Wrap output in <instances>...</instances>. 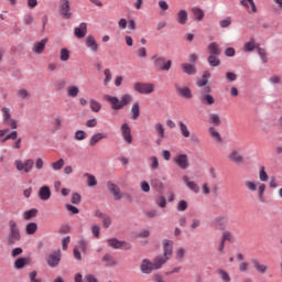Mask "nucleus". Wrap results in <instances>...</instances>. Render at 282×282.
<instances>
[{"mask_svg":"<svg viewBox=\"0 0 282 282\" xmlns=\"http://www.w3.org/2000/svg\"><path fill=\"white\" fill-rule=\"evenodd\" d=\"M104 100L110 104L111 109H113L115 111H120V109H124V107H127V105H129L131 100H133V97L129 94H126L121 96L120 100L118 99V97L105 95Z\"/></svg>","mask_w":282,"mask_h":282,"instance_id":"obj_1","label":"nucleus"},{"mask_svg":"<svg viewBox=\"0 0 282 282\" xmlns=\"http://www.w3.org/2000/svg\"><path fill=\"white\" fill-rule=\"evenodd\" d=\"M18 241H21V230H19V226L17 225V221L10 220L9 235L7 237V245L14 246L15 243H18Z\"/></svg>","mask_w":282,"mask_h":282,"instance_id":"obj_2","label":"nucleus"},{"mask_svg":"<svg viewBox=\"0 0 282 282\" xmlns=\"http://www.w3.org/2000/svg\"><path fill=\"white\" fill-rule=\"evenodd\" d=\"M162 265H164L162 260L155 257L153 262L148 259L142 260L140 269L143 274H151L153 270H160Z\"/></svg>","mask_w":282,"mask_h":282,"instance_id":"obj_3","label":"nucleus"},{"mask_svg":"<svg viewBox=\"0 0 282 282\" xmlns=\"http://www.w3.org/2000/svg\"><path fill=\"white\" fill-rule=\"evenodd\" d=\"M163 256H158L156 258L160 259L161 263L164 265L173 256V240H163Z\"/></svg>","mask_w":282,"mask_h":282,"instance_id":"obj_4","label":"nucleus"},{"mask_svg":"<svg viewBox=\"0 0 282 282\" xmlns=\"http://www.w3.org/2000/svg\"><path fill=\"white\" fill-rule=\"evenodd\" d=\"M134 91H138V94H144V95L153 94L155 91V85L151 83L137 82L134 84Z\"/></svg>","mask_w":282,"mask_h":282,"instance_id":"obj_5","label":"nucleus"},{"mask_svg":"<svg viewBox=\"0 0 282 282\" xmlns=\"http://www.w3.org/2000/svg\"><path fill=\"white\" fill-rule=\"evenodd\" d=\"M210 91H213L210 86L205 87L200 91L199 100H200L202 105H208V106L215 105V97H213V95H210Z\"/></svg>","mask_w":282,"mask_h":282,"instance_id":"obj_6","label":"nucleus"},{"mask_svg":"<svg viewBox=\"0 0 282 282\" xmlns=\"http://www.w3.org/2000/svg\"><path fill=\"white\" fill-rule=\"evenodd\" d=\"M174 164L178 166V169H182V171H186L188 166H191V161H188V154H176L173 158Z\"/></svg>","mask_w":282,"mask_h":282,"instance_id":"obj_7","label":"nucleus"},{"mask_svg":"<svg viewBox=\"0 0 282 282\" xmlns=\"http://www.w3.org/2000/svg\"><path fill=\"white\" fill-rule=\"evenodd\" d=\"M14 165L17 167V171H23L24 173H30L32 169H34V160L29 159L24 162L21 160H15Z\"/></svg>","mask_w":282,"mask_h":282,"instance_id":"obj_8","label":"nucleus"},{"mask_svg":"<svg viewBox=\"0 0 282 282\" xmlns=\"http://www.w3.org/2000/svg\"><path fill=\"white\" fill-rule=\"evenodd\" d=\"M171 65H173V62L171 59L166 62L164 57H156L154 61V67L159 72H169Z\"/></svg>","mask_w":282,"mask_h":282,"instance_id":"obj_9","label":"nucleus"},{"mask_svg":"<svg viewBox=\"0 0 282 282\" xmlns=\"http://www.w3.org/2000/svg\"><path fill=\"white\" fill-rule=\"evenodd\" d=\"M72 8L69 7V0L59 1V14L63 19H72Z\"/></svg>","mask_w":282,"mask_h":282,"instance_id":"obj_10","label":"nucleus"},{"mask_svg":"<svg viewBox=\"0 0 282 282\" xmlns=\"http://www.w3.org/2000/svg\"><path fill=\"white\" fill-rule=\"evenodd\" d=\"M46 263L50 265V268L58 267V263H61V250L53 251L51 254H48L46 258Z\"/></svg>","mask_w":282,"mask_h":282,"instance_id":"obj_11","label":"nucleus"},{"mask_svg":"<svg viewBox=\"0 0 282 282\" xmlns=\"http://www.w3.org/2000/svg\"><path fill=\"white\" fill-rule=\"evenodd\" d=\"M108 245L111 248H116V249H123V250H131V243L126 242V241H120L116 238L109 239L108 240Z\"/></svg>","mask_w":282,"mask_h":282,"instance_id":"obj_12","label":"nucleus"},{"mask_svg":"<svg viewBox=\"0 0 282 282\" xmlns=\"http://www.w3.org/2000/svg\"><path fill=\"white\" fill-rule=\"evenodd\" d=\"M108 191L113 195L116 202L122 199V193L120 192V187L111 182L107 183Z\"/></svg>","mask_w":282,"mask_h":282,"instance_id":"obj_13","label":"nucleus"},{"mask_svg":"<svg viewBox=\"0 0 282 282\" xmlns=\"http://www.w3.org/2000/svg\"><path fill=\"white\" fill-rule=\"evenodd\" d=\"M121 133L124 142H127L128 144H131V142H133V137L131 135V128L128 123H123L121 126Z\"/></svg>","mask_w":282,"mask_h":282,"instance_id":"obj_14","label":"nucleus"},{"mask_svg":"<svg viewBox=\"0 0 282 282\" xmlns=\"http://www.w3.org/2000/svg\"><path fill=\"white\" fill-rule=\"evenodd\" d=\"M176 94L181 96V98H186L189 100L193 98V91H191V88L188 87H181L180 85H175Z\"/></svg>","mask_w":282,"mask_h":282,"instance_id":"obj_15","label":"nucleus"},{"mask_svg":"<svg viewBox=\"0 0 282 282\" xmlns=\"http://www.w3.org/2000/svg\"><path fill=\"white\" fill-rule=\"evenodd\" d=\"M240 4H242V7L246 8L249 14H256L257 4L254 3V0H241Z\"/></svg>","mask_w":282,"mask_h":282,"instance_id":"obj_16","label":"nucleus"},{"mask_svg":"<svg viewBox=\"0 0 282 282\" xmlns=\"http://www.w3.org/2000/svg\"><path fill=\"white\" fill-rule=\"evenodd\" d=\"M39 197L42 199V202H47L50 197H52V191L50 189V186L44 185L39 189Z\"/></svg>","mask_w":282,"mask_h":282,"instance_id":"obj_17","label":"nucleus"},{"mask_svg":"<svg viewBox=\"0 0 282 282\" xmlns=\"http://www.w3.org/2000/svg\"><path fill=\"white\" fill-rule=\"evenodd\" d=\"M45 45H47V39H43L40 42L34 43L32 51L35 54H43V52H45Z\"/></svg>","mask_w":282,"mask_h":282,"instance_id":"obj_18","label":"nucleus"},{"mask_svg":"<svg viewBox=\"0 0 282 282\" xmlns=\"http://www.w3.org/2000/svg\"><path fill=\"white\" fill-rule=\"evenodd\" d=\"M74 34L76 39H85L87 35V23L83 22L78 28H75Z\"/></svg>","mask_w":282,"mask_h":282,"instance_id":"obj_19","label":"nucleus"},{"mask_svg":"<svg viewBox=\"0 0 282 282\" xmlns=\"http://www.w3.org/2000/svg\"><path fill=\"white\" fill-rule=\"evenodd\" d=\"M176 22L180 25H186L188 22V12L184 9H181L176 14Z\"/></svg>","mask_w":282,"mask_h":282,"instance_id":"obj_20","label":"nucleus"},{"mask_svg":"<svg viewBox=\"0 0 282 282\" xmlns=\"http://www.w3.org/2000/svg\"><path fill=\"white\" fill-rule=\"evenodd\" d=\"M228 160H230V162H235V164H243V156L236 150L229 153Z\"/></svg>","mask_w":282,"mask_h":282,"instance_id":"obj_21","label":"nucleus"},{"mask_svg":"<svg viewBox=\"0 0 282 282\" xmlns=\"http://www.w3.org/2000/svg\"><path fill=\"white\" fill-rule=\"evenodd\" d=\"M251 263L254 268V270L259 273V274H265V272H268V265L267 264H261V262H259V260L257 259H252Z\"/></svg>","mask_w":282,"mask_h":282,"instance_id":"obj_22","label":"nucleus"},{"mask_svg":"<svg viewBox=\"0 0 282 282\" xmlns=\"http://www.w3.org/2000/svg\"><path fill=\"white\" fill-rule=\"evenodd\" d=\"M154 129H155V132H156V135L159 137V139L156 140V144H162V140H164V124L162 123H156L154 126Z\"/></svg>","mask_w":282,"mask_h":282,"instance_id":"obj_23","label":"nucleus"},{"mask_svg":"<svg viewBox=\"0 0 282 282\" xmlns=\"http://www.w3.org/2000/svg\"><path fill=\"white\" fill-rule=\"evenodd\" d=\"M86 46L94 53L98 52V43L96 42V37L93 35L86 37Z\"/></svg>","mask_w":282,"mask_h":282,"instance_id":"obj_24","label":"nucleus"},{"mask_svg":"<svg viewBox=\"0 0 282 282\" xmlns=\"http://www.w3.org/2000/svg\"><path fill=\"white\" fill-rule=\"evenodd\" d=\"M228 224V217L226 216H218L214 219L213 225L215 228L224 229V226Z\"/></svg>","mask_w":282,"mask_h":282,"instance_id":"obj_25","label":"nucleus"},{"mask_svg":"<svg viewBox=\"0 0 282 282\" xmlns=\"http://www.w3.org/2000/svg\"><path fill=\"white\" fill-rule=\"evenodd\" d=\"M207 50L210 55L214 56H219L221 54V48L219 47V44L217 42H212L208 46Z\"/></svg>","mask_w":282,"mask_h":282,"instance_id":"obj_26","label":"nucleus"},{"mask_svg":"<svg viewBox=\"0 0 282 282\" xmlns=\"http://www.w3.org/2000/svg\"><path fill=\"white\" fill-rule=\"evenodd\" d=\"M181 67L184 74H187L188 76H193V74H197V68H195V65L193 64L183 63Z\"/></svg>","mask_w":282,"mask_h":282,"instance_id":"obj_27","label":"nucleus"},{"mask_svg":"<svg viewBox=\"0 0 282 282\" xmlns=\"http://www.w3.org/2000/svg\"><path fill=\"white\" fill-rule=\"evenodd\" d=\"M183 182H185L186 186L193 191V193H199V185L197 183L188 180V176H183Z\"/></svg>","mask_w":282,"mask_h":282,"instance_id":"obj_28","label":"nucleus"},{"mask_svg":"<svg viewBox=\"0 0 282 282\" xmlns=\"http://www.w3.org/2000/svg\"><path fill=\"white\" fill-rule=\"evenodd\" d=\"M210 78V72L206 70L202 78L196 80L198 87H206L208 85V79Z\"/></svg>","mask_w":282,"mask_h":282,"instance_id":"obj_29","label":"nucleus"},{"mask_svg":"<svg viewBox=\"0 0 282 282\" xmlns=\"http://www.w3.org/2000/svg\"><path fill=\"white\" fill-rule=\"evenodd\" d=\"M105 138H107V134L101 132L91 135L89 140V147H96V143L100 140H105Z\"/></svg>","mask_w":282,"mask_h":282,"instance_id":"obj_30","label":"nucleus"},{"mask_svg":"<svg viewBox=\"0 0 282 282\" xmlns=\"http://www.w3.org/2000/svg\"><path fill=\"white\" fill-rule=\"evenodd\" d=\"M208 122L213 124V127H219L221 124V117L217 113H210L208 116Z\"/></svg>","mask_w":282,"mask_h":282,"instance_id":"obj_31","label":"nucleus"},{"mask_svg":"<svg viewBox=\"0 0 282 282\" xmlns=\"http://www.w3.org/2000/svg\"><path fill=\"white\" fill-rule=\"evenodd\" d=\"M25 265H30V259L28 258H19L14 262V268L17 270H22V268H25Z\"/></svg>","mask_w":282,"mask_h":282,"instance_id":"obj_32","label":"nucleus"},{"mask_svg":"<svg viewBox=\"0 0 282 282\" xmlns=\"http://www.w3.org/2000/svg\"><path fill=\"white\" fill-rule=\"evenodd\" d=\"M178 127H180L181 135L183 138H191V130H188V126H186L184 121H178Z\"/></svg>","mask_w":282,"mask_h":282,"instance_id":"obj_33","label":"nucleus"},{"mask_svg":"<svg viewBox=\"0 0 282 282\" xmlns=\"http://www.w3.org/2000/svg\"><path fill=\"white\" fill-rule=\"evenodd\" d=\"M254 50H259V45H257V42H254L253 39L245 43L243 45L245 52H254Z\"/></svg>","mask_w":282,"mask_h":282,"instance_id":"obj_34","label":"nucleus"},{"mask_svg":"<svg viewBox=\"0 0 282 282\" xmlns=\"http://www.w3.org/2000/svg\"><path fill=\"white\" fill-rule=\"evenodd\" d=\"M17 96H18V98H20V100H30V98H32V95L25 88L19 89L17 91Z\"/></svg>","mask_w":282,"mask_h":282,"instance_id":"obj_35","label":"nucleus"},{"mask_svg":"<svg viewBox=\"0 0 282 282\" xmlns=\"http://www.w3.org/2000/svg\"><path fill=\"white\" fill-rule=\"evenodd\" d=\"M208 133H209L210 138H213V140H215V142H221V134L219 133V131H217V129H215V127H210L208 129Z\"/></svg>","mask_w":282,"mask_h":282,"instance_id":"obj_36","label":"nucleus"},{"mask_svg":"<svg viewBox=\"0 0 282 282\" xmlns=\"http://www.w3.org/2000/svg\"><path fill=\"white\" fill-rule=\"evenodd\" d=\"M217 56L218 55H209L208 56L207 61H208V64L210 65V67H219L221 65V61Z\"/></svg>","mask_w":282,"mask_h":282,"instance_id":"obj_37","label":"nucleus"},{"mask_svg":"<svg viewBox=\"0 0 282 282\" xmlns=\"http://www.w3.org/2000/svg\"><path fill=\"white\" fill-rule=\"evenodd\" d=\"M80 94V88L78 86H68L67 87V96L68 98H76Z\"/></svg>","mask_w":282,"mask_h":282,"instance_id":"obj_38","label":"nucleus"},{"mask_svg":"<svg viewBox=\"0 0 282 282\" xmlns=\"http://www.w3.org/2000/svg\"><path fill=\"white\" fill-rule=\"evenodd\" d=\"M84 177H87V186H90V187L98 186V181L96 180V176L89 173H85Z\"/></svg>","mask_w":282,"mask_h":282,"instance_id":"obj_39","label":"nucleus"},{"mask_svg":"<svg viewBox=\"0 0 282 282\" xmlns=\"http://www.w3.org/2000/svg\"><path fill=\"white\" fill-rule=\"evenodd\" d=\"M132 120H138L140 118V104L134 102L131 108Z\"/></svg>","mask_w":282,"mask_h":282,"instance_id":"obj_40","label":"nucleus"},{"mask_svg":"<svg viewBox=\"0 0 282 282\" xmlns=\"http://www.w3.org/2000/svg\"><path fill=\"white\" fill-rule=\"evenodd\" d=\"M149 162L151 171H158V169H160V161L158 160V156H151Z\"/></svg>","mask_w":282,"mask_h":282,"instance_id":"obj_41","label":"nucleus"},{"mask_svg":"<svg viewBox=\"0 0 282 282\" xmlns=\"http://www.w3.org/2000/svg\"><path fill=\"white\" fill-rule=\"evenodd\" d=\"M90 109L95 113H98V111H100V109H102V105H100V102H98V100H96V99H90Z\"/></svg>","mask_w":282,"mask_h":282,"instance_id":"obj_42","label":"nucleus"},{"mask_svg":"<svg viewBox=\"0 0 282 282\" xmlns=\"http://www.w3.org/2000/svg\"><path fill=\"white\" fill-rule=\"evenodd\" d=\"M192 12L197 21H202L204 19V11L202 9L194 7Z\"/></svg>","mask_w":282,"mask_h":282,"instance_id":"obj_43","label":"nucleus"},{"mask_svg":"<svg viewBox=\"0 0 282 282\" xmlns=\"http://www.w3.org/2000/svg\"><path fill=\"white\" fill-rule=\"evenodd\" d=\"M39 210L37 209H31V210H26L23 214V219H25L26 221H30V219H32V217H36Z\"/></svg>","mask_w":282,"mask_h":282,"instance_id":"obj_44","label":"nucleus"},{"mask_svg":"<svg viewBox=\"0 0 282 282\" xmlns=\"http://www.w3.org/2000/svg\"><path fill=\"white\" fill-rule=\"evenodd\" d=\"M39 230L36 223H30L26 225V235H34Z\"/></svg>","mask_w":282,"mask_h":282,"instance_id":"obj_45","label":"nucleus"},{"mask_svg":"<svg viewBox=\"0 0 282 282\" xmlns=\"http://www.w3.org/2000/svg\"><path fill=\"white\" fill-rule=\"evenodd\" d=\"M218 274H219L221 281H224V282H230L231 281L230 274L226 270L219 269Z\"/></svg>","mask_w":282,"mask_h":282,"instance_id":"obj_46","label":"nucleus"},{"mask_svg":"<svg viewBox=\"0 0 282 282\" xmlns=\"http://www.w3.org/2000/svg\"><path fill=\"white\" fill-rule=\"evenodd\" d=\"M104 76H105L104 85L107 87V85H109V83H111V78H112L111 69L106 68L104 70Z\"/></svg>","mask_w":282,"mask_h":282,"instance_id":"obj_47","label":"nucleus"},{"mask_svg":"<svg viewBox=\"0 0 282 282\" xmlns=\"http://www.w3.org/2000/svg\"><path fill=\"white\" fill-rule=\"evenodd\" d=\"M59 61H63V62L69 61V50L62 48L59 51Z\"/></svg>","mask_w":282,"mask_h":282,"instance_id":"obj_48","label":"nucleus"},{"mask_svg":"<svg viewBox=\"0 0 282 282\" xmlns=\"http://www.w3.org/2000/svg\"><path fill=\"white\" fill-rule=\"evenodd\" d=\"M65 166V160L59 159L58 161L52 163L53 171H61Z\"/></svg>","mask_w":282,"mask_h":282,"instance_id":"obj_49","label":"nucleus"},{"mask_svg":"<svg viewBox=\"0 0 282 282\" xmlns=\"http://www.w3.org/2000/svg\"><path fill=\"white\" fill-rule=\"evenodd\" d=\"M52 124L55 131H59V129L63 127V119H61V117H56L53 119Z\"/></svg>","mask_w":282,"mask_h":282,"instance_id":"obj_50","label":"nucleus"},{"mask_svg":"<svg viewBox=\"0 0 282 282\" xmlns=\"http://www.w3.org/2000/svg\"><path fill=\"white\" fill-rule=\"evenodd\" d=\"M89 246V242L87 240H79L78 246H76V248H78V250H82V252H87V248Z\"/></svg>","mask_w":282,"mask_h":282,"instance_id":"obj_51","label":"nucleus"},{"mask_svg":"<svg viewBox=\"0 0 282 282\" xmlns=\"http://www.w3.org/2000/svg\"><path fill=\"white\" fill-rule=\"evenodd\" d=\"M245 186L246 188H248V191H250L251 193H254L257 191V183H254V181H246L245 182Z\"/></svg>","mask_w":282,"mask_h":282,"instance_id":"obj_52","label":"nucleus"},{"mask_svg":"<svg viewBox=\"0 0 282 282\" xmlns=\"http://www.w3.org/2000/svg\"><path fill=\"white\" fill-rule=\"evenodd\" d=\"M86 138H87V132H85L84 130H77L75 132V140L83 141Z\"/></svg>","mask_w":282,"mask_h":282,"instance_id":"obj_53","label":"nucleus"},{"mask_svg":"<svg viewBox=\"0 0 282 282\" xmlns=\"http://www.w3.org/2000/svg\"><path fill=\"white\" fill-rule=\"evenodd\" d=\"M184 257H186V249L180 247L178 249H176V259L178 261H182V259H184Z\"/></svg>","mask_w":282,"mask_h":282,"instance_id":"obj_54","label":"nucleus"},{"mask_svg":"<svg viewBox=\"0 0 282 282\" xmlns=\"http://www.w3.org/2000/svg\"><path fill=\"white\" fill-rule=\"evenodd\" d=\"M258 54H259L262 63H268V53H265L264 48L258 47Z\"/></svg>","mask_w":282,"mask_h":282,"instance_id":"obj_55","label":"nucleus"},{"mask_svg":"<svg viewBox=\"0 0 282 282\" xmlns=\"http://www.w3.org/2000/svg\"><path fill=\"white\" fill-rule=\"evenodd\" d=\"M268 173L265 172V167H261L259 172V180L261 182H268Z\"/></svg>","mask_w":282,"mask_h":282,"instance_id":"obj_56","label":"nucleus"},{"mask_svg":"<svg viewBox=\"0 0 282 282\" xmlns=\"http://www.w3.org/2000/svg\"><path fill=\"white\" fill-rule=\"evenodd\" d=\"M219 25L220 28H230V25H232V19L226 18L224 20H220Z\"/></svg>","mask_w":282,"mask_h":282,"instance_id":"obj_57","label":"nucleus"},{"mask_svg":"<svg viewBox=\"0 0 282 282\" xmlns=\"http://www.w3.org/2000/svg\"><path fill=\"white\" fill-rule=\"evenodd\" d=\"M265 193V184H260L258 187V197L260 202H263V194Z\"/></svg>","mask_w":282,"mask_h":282,"instance_id":"obj_58","label":"nucleus"},{"mask_svg":"<svg viewBox=\"0 0 282 282\" xmlns=\"http://www.w3.org/2000/svg\"><path fill=\"white\" fill-rule=\"evenodd\" d=\"M2 113L4 122L12 120V116L10 115V108H2Z\"/></svg>","mask_w":282,"mask_h":282,"instance_id":"obj_59","label":"nucleus"},{"mask_svg":"<svg viewBox=\"0 0 282 282\" xmlns=\"http://www.w3.org/2000/svg\"><path fill=\"white\" fill-rule=\"evenodd\" d=\"M186 208H188V203H186V200H180L177 204V210L180 213H184V210H186Z\"/></svg>","mask_w":282,"mask_h":282,"instance_id":"obj_60","label":"nucleus"},{"mask_svg":"<svg viewBox=\"0 0 282 282\" xmlns=\"http://www.w3.org/2000/svg\"><path fill=\"white\" fill-rule=\"evenodd\" d=\"M91 232L96 239H100V226L94 225L91 227Z\"/></svg>","mask_w":282,"mask_h":282,"instance_id":"obj_61","label":"nucleus"},{"mask_svg":"<svg viewBox=\"0 0 282 282\" xmlns=\"http://www.w3.org/2000/svg\"><path fill=\"white\" fill-rule=\"evenodd\" d=\"M226 80H228V83H235V80H237V74H235L232 72H227Z\"/></svg>","mask_w":282,"mask_h":282,"instance_id":"obj_62","label":"nucleus"},{"mask_svg":"<svg viewBox=\"0 0 282 282\" xmlns=\"http://www.w3.org/2000/svg\"><path fill=\"white\" fill-rule=\"evenodd\" d=\"M104 261H106V265H116V260H113V257L109 254L104 257Z\"/></svg>","mask_w":282,"mask_h":282,"instance_id":"obj_63","label":"nucleus"},{"mask_svg":"<svg viewBox=\"0 0 282 282\" xmlns=\"http://www.w3.org/2000/svg\"><path fill=\"white\" fill-rule=\"evenodd\" d=\"M72 204H80V194L74 193L70 199Z\"/></svg>","mask_w":282,"mask_h":282,"instance_id":"obj_64","label":"nucleus"}]
</instances>
